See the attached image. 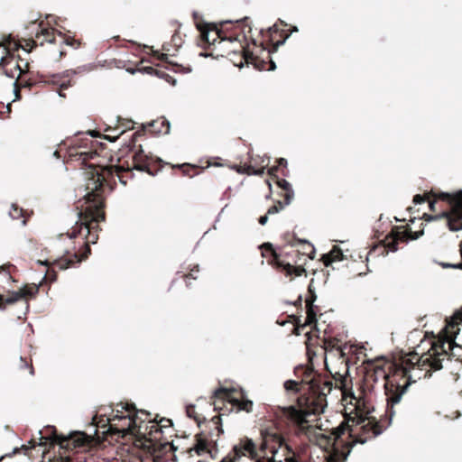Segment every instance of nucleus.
Segmentation results:
<instances>
[{"instance_id":"1","label":"nucleus","mask_w":462,"mask_h":462,"mask_svg":"<svg viewBox=\"0 0 462 462\" xmlns=\"http://www.w3.org/2000/svg\"><path fill=\"white\" fill-rule=\"evenodd\" d=\"M99 155L97 151L71 148L69 157H77L81 163L88 166L85 175L84 196L76 202V209L79 211V220L76 222L71 234L73 237L77 233L81 234L86 230L88 242L97 243L98 240V231L101 230L99 223L106 218V189L112 190L116 185V179L123 185H126L128 180L134 177L133 170L145 171L150 175H154L162 167L161 159H153L144 153L142 145L134 151L132 157V162L128 161L122 162L118 160V164L102 166L99 162L88 163V161L95 160Z\"/></svg>"},{"instance_id":"2","label":"nucleus","mask_w":462,"mask_h":462,"mask_svg":"<svg viewBox=\"0 0 462 462\" xmlns=\"http://www.w3.org/2000/svg\"><path fill=\"white\" fill-rule=\"evenodd\" d=\"M347 384L346 378L336 380V387L341 390L342 395L346 397L349 394L352 399L356 400L357 412L355 417H346L337 428L332 430L330 435L317 432L309 420L310 415L304 416L306 424L303 425V429H300V426L289 419H274L276 424L294 432L299 437L306 436L310 441L314 442L320 448L331 451L335 457L345 460L356 443L364 444L384 430L381 421H377L374 417L367 416L370 413V408L365 399L356 398L351 392L348 393Z\"/></svg>"},{"instance_id":"3","label":"nucleus","mask_w":462,"mask_h":462,"mask_svg":"<svg viewBox=\"0 0 462 462\" xmlns=\"http://www.w3.org/2000/svg\"><path fill=\"white\" fill-rule=\"evenodd\" d=\"M295 376L300 381L304 393L298 396L296 404L273 409L274 419H289L303 429L305 415H319L327 407V396L330 393L333 383L318 373L312 364L300 365L294 368Z\"/></svg>"},{"instance_id":"4","label":"nucleus","mask_w":462,"mask_h":462,"mask_svg":"<svg viewBox=\"0 0 462 462\" xmlns=\"http://www.w3.org/2000/svg\"><path fill=\"white\" fill-rule=\"evenodd\" d=\"M112 417L106 420L97 417L93 418V424L97 428L106 429L103 434L106 439L111 438L125 445H144V423L151 413L144 410H138L134 403L119 402L112 411Z\"/></svg>"},{"instance_id":"5","label":"nucleus","mask_w":462,"mask_h":462,"mask_svg":"<svg viewBox=\"0 0 462 462\" xmlns=\"http://www.w3.org/2000/svg\"><path fill=\"white\" fill-rule=\"evenodd\" d=\"M236 29H228L226 35L217 42H211V51L205 52V57H226L236 65L242 66L244 62L254 64L258 69H265V61L259 60L258 57L249 49V41L257 45V40L252 35L251 22L248 17L232 23Z\"/></svg>"},{"instance_id":"6","label":"nucleus","mask_w":462,"mask_h":462,"mask_svg":"<svg viewBox=\"0 0 462 462\" xmlns=\"http://www.w3.org/2000/svg\"><path fill=\"white\" fill-rule=\"evenodd\" d=\"M442 347L441 345H431L427 352L420 355L411 352L395 358L396 372L395 375L391 377L390 386L392 387L393 383L398 384L400 401L412 383L421 378H429L433 372L442 368V364L436 357L439 355H445Z\"/></svg>"},{"instance_id":"7","label":"nucleus","mask_w":462,"mask_h":462,"mask_svg":"<svg viewBox=\"0 0 462 462\" xmlns=\"http://www.w3.org/2000/svg\"><path fill=\"white\" fill-rule=\"evenodd\" d=\"M395 359L393 361H383L382 364L374 365L366 369L364 381L366 387H372L374 383L378 380L384 382V394L386 396V411L385 419H381V424L384 430L391 424L392 419L395 414L394 407L400 403V392H398V384L390 386L392 375L395 374L396 370Z\"/></svg>"},{"instance_id":"8","label":"nucleus","mask_w":462,"mask_h":462,"mask_svg":"<svg viewBox=\"0 0 462 462\" xmlns=\"http://www.w3.org/2000/svg\"><path fill=\"white\" fill-rule=\"evenodd\" d=\"M429 201L430 208L432 212H437L436 205L439 202H445L447 209L440 210L441 214L447 219V224L451 231L462 229V191L450 194L441 191L430 190L425 195L416 194L413 197L414 204H421Z\"/></svg>"},{"instance_id":"9","label":"nucleus","mask_w":462,"mask_h":462,"mask_svg":"<svg viewBox=\"0 0 462 462\" xmlns=\"http://www.w3.org/2000/svg\"><path fill=\"white\" fill-rule=\"evenodd\" d=\"M261 249L262 255L267 258L269 264L290 280L306 275V258L299 255L292 246H285L284 244L281 252L277 253L272 244L265 243Z\"/></svg>"},{"instance_id":"10","label":"nucleus","mask_w":462,"mask_h":462,"mask_svg":"<svg viewBox=\"0 0 462 462\" xmlns=\"http://www.w3.org/2000/svg\"><path fill=\"white\" fill-rule=\"evenodd\" d=\"M219 413L214 416L199 433L195 435V443L188 449L190 456L194 452L198 456L208 455L211 458L217 453V440L223 434L221 416Z\"/></svg>"},{"instance_id":"11","label":"nucleus","mask_w":462,"mask_h":462,"mask_svg":"<svg viewBox=\"0 0 462 462\" xmlns=\"http://www.w3.org/2000/svg\"><path fill=\"white\" fill-rule=\"evenodd\" d=\"M72 226L71 231L67 233V236L71 238L69 235L72 233L74 227ZM86 230H83L81 234L77 233V236L72 238H76L78 236H82L84 239L83 242V249L80 252H76L74 254L67 253L60 258L54 259L53 261L45 260V261H38L40 264L45 265L49 267L44 280H49L51 282H53L57 280V273L53 269H50L51 266L58 267L60 270H65L70 267H74L77 263H81L83 260H86L88 255L91 254L90 245L91 242H88L86 236Z\"/></svg>"},{"instance_id":"12","label":"nucleus","mask_w":462,"mask_h":462,"mask_svg":"<svg viewBox=\"0 0 462 462\" xmlns=\"http://www.w3.org/2000/svg\"><path fill=\"white\" fill-rule=\"evenodd\" d=\"M459 324L450 320L439 334L438 337L429 342L430 346L431 345H441L443 346L442 349L445 355L436 356L440 364H442L443 360L451 358L462 362V346L457 345L455 341L456 336L459 331L457 328Z\"/></svg>"},{"instance_id":"13","label":"nucleus","mask_w":462,"mask_h":462,"mask_svg":"<svg viewBox=\"0 0 462 462\" xmlns=\"http://www.w3.org/2000/svg\"><path fill=\"white\" fill-rule=\"evenodd\" d=\"M220 462H275V460L261 456L255 442L252 439L243 437Z\"/></svg>"},{"instance_id":"14","label":"nucleus","mask_w":462,"mask_h":462,"mask_svg":"<svg viewBox=\"0 0 462 462\" xmlns=\"http://www.w3.org/2000/svg\"><path fill=\"white\" fill-rule=\"evenodd\" d=\"M423 235V230L411 231L409 226L404 230L401 226H393L382 242V245L374 248V251L379 250L380 254L386 255L389 251L396 252L399 249V244H407L410 240H416Z\"/></svg>"},{"instance_id":"15","label":"nucleus","mask_w":462,"mask_h":462,"mask_svg":"<svg viewBox=\"0 0 462 462\" xmlns=\"http://www.w3.org/2000/svg\"><path fill=\"white\" fill-rule=\"evenodd\" d=\"M165 430L173 432L172 421L167 418H162L160 420L152 419V415L144 423V445L152 447L153 443L160 446H168L170 444L168 437L165 436Z\"/></svg>"},{"instance_id":"16","label":"nucleus","mask_w":462,"mask_h":462,"mask_svg":"<svg viewBox=\"0 0 462 462\" xmlns=\"http://www.w3.org/2000/svg\"><path fill=\"white\" fill-rule=\"evenodd\" d=\"M287 26L286 23L279 20V23H274L267 30L261 29L259 32L261 40H257L255 47H261V51L268 50V54L271 51H276L278 47L283 44L290 36L285 29Z\"/></svg>"},{"instance_id":"17","label":"nucleus","mask_w":462,"mask_h":462,"mask_svg":"<svg viewBox=\"0 0 462 462\" xmlns=\"http://www.w3.org/2000/svg\"><path fill=\"white\" fill-rule=\"evenodd\" d=\"M232 22H224L220 23L219 27L216 24L207 23H197V28L200 32V42L199 45L206 51V52L211 51L213 45L211 42H217L220 38L227 32L228 29H234L232 27Z\"/></svg>"},{"instance_id":"18","label":"nucleus","mask_w":462,"mask_h":462,"mask_svg":"<svg viewBox=\"0 0 462 462\" xmlns=\"http://www.w3.org/2000/svg\"><path fill=\"white\" fill-rule=\"evenodd\" d=\"M51 431L50 440L58 444L60 448L67 451L74 450L78 448L87 447L91 443L92 438L83 431H74L69 435L58 433L55 427H49Z\"/></svg>"},{"instance_id":"19","label":"nucleus","mask_w":462,"mask_h":462,"mask_svg":"<svg viewBox=\"0 0 462 462\" xmlns=\"http://www.w3.org/2000/svg\"><path fill=\"white\" fill-rule=\"evenodd\" d=\"M29 68V62L23 59H19V60L15 62L14 69H8L6 67L3 68L7 77L11 79H14L16 77V80L14 82V91L17 98H20L21 88H31L36 84V81L32 77H29L28 79L25 78L26 74H31Z\"/></svg>"},{"instance_id":"20","label":"nucleus","mask_w":462,"mask_h":462,"mask_svg":"<svg viewBox=\"0 0 462 462\" xmlns=\"http://www.w3.org/2000/svg\"><path fill=\"white\" fill-rule=\"evenodd\" d=\"M76 73V70L69 69L63 73L59 74H52L48 76L40 75L39 82L55 86L59 95L62 97H65L66 95L63 93V91L73 86L74 82L72 81V75Z\"/></svg>"},{"instance_id":"21","label":"nucleus","mask_w":462,"mask_h":462,"mask_svg":"<svg viewBox=\"0 0 462 462\" xmlns=\"http://www.w3.org/2000/svg\"><path fill=\"white\" fill-rule=\"evenodd\" d=\"M283 244L285 246H292L296 253L307 259H313L315 257V248L312 244L305 239H300L294 233L287 232L282 236Z\"/></svg>"},{"instance_id":"22","label":"nucleus","mask_w":462,"mask_h":462,"mask_svg":"<svg viewBox=\"0 0 462 462\" xmlns=\"http://www.w3.org/2000/svg\"><path fill=\"white\" fill-rule=\"evenodd\" d=\"M245 393L242 389H226L223 387H219L215 390L212 399V404L214 406V410L222 411L223 408L218 405V402H227L232 407L237 403L243 397H245Z\"/></svg>"},{"instance_id":"23","label":"nucleus","mask_w":462,"mask_h":462,"mask_svg":"<svg viewBox=\"0 0 462 462\" xmlns=\"http://www.w3.org/2000/svg\"><path fill=\"white\" fill-rule=\"evenodd\" d=\"M56 32L57 30L53 27H45L43 23H39V28L35 32L34 39L26 40V47H29L28 52L37 46H43L47 43H56Z\"/></svg>"},{"instance_id":"24","label":"nucleus","mask_w":462,"mask_h":462,"mask_svg":"<svg viewBox=\"0 0 462 462\" xmlns=\"http://www.w3.org/2000/svg\"><path fill=\"white\" fill-rule=\"evenodd\" d=\"M39 291V285L27 284L17 291H13L10 296L0 294V310H5L8 305H12L21 299L34 298Z\"/></svg>"},{"instance_id":"25","label":"nucleus","mask_w":462,"mask_h":462,"mask_svg":"<svg viewBox=\"0 0 462 462\" xmlns=\"http://www.w3.org/2000/svg\"><path fill=\"white\" fill-rule=\"evenodd\" d=\"M3 47L6 51V56L2 57L0 60V68H5L14 60V52L20 48L28 51L26 45L23 46L21 42L15 40L11 34L5 36L0 42V48Z\"/></svg>"},{"instance_id":"26","label":"nucleus","mask_w":462,"mask_h":462,"mask_svg":"<svg viewBox=\"0 0 462 462\" xmlns=\"http://www.w3.org/2000/svg\"><path fill=\"white\" fill-rule=\"evenodd\" d=\"M273 440L278 444L280 448H283L285 462H304L302 455L290 447L284 437L275 433L273 436Z\"/></svg>"},{"instance_id":"27","label":"nucleus","mask_w":462,"mask_h":462,"mask_svg":"<svg viewBox=\"0 0 462 462\" xmlns=\"http://www.w3.org/2000/svg\"><path fill=\"white\" fill-rule=\"evenodd\" d=\"M134 447L141 448L146 451L143 457H141V462H162V458L160 456V452L165 449L166 446H160L157 443H153L152 447L146 445H134Z\"/></svg>"},{"instance_id":"28","label":"nucleus","mask_w":462,"mask_h":462,"mask_svg":"<svg viewBox=\"0 0 462 462\" xmlns=\"http://www.w3.org/2000/svg\"><path fill=\"white\" fill-rule=\"evenodd\" d=\"M56 36H58L60 38V40H59L60 48L57 51V52H58L57 56L54 57V60H61L67 54L66 51L62 48L63 44H65L67 46H71L75 49L79 48L81 44L80 41L75 39L74 37L67 36L60 32H57Z\"/></svg>"},{"instance_id":"29","label":"nucleus","mask_w":462,"mask_h":462,"mask_svg":"<svg viewBox=\"0 0 462 462\" xmlns=\"http://www.w3.org/2000/svg\"><path fill=\"white\" fill-rule=\"evenodd\" d=\"M308 294L309 295L307 296V298L305 300L306 309H307L306 323L311 324V323L316 322V320H317V319H316L317 314L314 310L315 306L313 305L314 301L317 299V295L315 293L314 289H312L311 283L308 287Z\"/></svg>"},{"instance_id":"30","label":"nucleus","mask_w":462,"mask_h":462,"mask_svg":"<svg viewBox=\"0 0 462 462\" xmlns=\"http://www.w3.org/2000/svg\"><path fill=\"white\" fill-rule=\"evenodd\" d=\"M272 178H273V180H275L277 186L283 192L282 196H283V199H285V204H290L293 198V195H294V192L291 189V184L286 180L279 179L277 176L272 177Z\"/></svg>"},{"instance_id":"31","label":"nucleus","mask_w":462,"mask_h":462,"mask_svg":"<svg viewBox=\"0 0 462 462\" xmlns=\"http://www.w3.org/2000/svg\"><path fill=\"white\" fill-rule=\"evenodd\" d=\"M343 258V252L337 245H334L328 254L322 255V261L325 266H329L333 262L341 261Z\"/></svg>"},{"instance_id":"32","label":"nucleus","mask_w":462,"mask_h":462,"mask_svg":"<svg viewBox=\"0 0 462 462\" xmlns=\"http://www.w3.org/2000/svg\"><path fill=\"white\" fill-rule=\"evenodd\" d=\"M233 169H235L238 173L262 176L264 173L265 167L262 166L256 169L252 164L245 163L244 165H235Z\"/></svg>"},{"instance_id":"33","label":"nucleus","mask_w":462,"mask_h":462,"mask_svg":"<svg viewBox=\"0 0 462 462\" xmlns=\"http://www.w3.org/2000/svg\"><path fill=\"white\" fill-rule=\"evenodd\" d=\"M149 127L150 131L157 134H169L170 132V123L163 117L151 123Z\"/></svg>"},{"instance_id":"34","label":"nucleus","mask_w":462,"mask_h":462,"mask_svg":"<svg viewBox=\"0 0 462 462\" xmlns=\"http://www.w3.org/2000/svg\"><path fill=\"white\" fill-rule=\"evenodd\" d=\"M186 414L189 418L193 419L199 428H201L202 424L206 427L207 423L209 421L207 420L206 417L202 414L197 412L196 406L193 404H189L186 407Z\"/></svg>"},{"instance_id":"35","label":"nucleus","mask_w":462,"mask_h":462,"mask_svg":"<svg viewBox=\"0 0 462 462\" xmlns=\"http://www.w3.org/2000/svg\"><path fill=\"white\" fill-rule=\"evenodd\" d=\"M281 170V172L283 176H286L287 175V161L286 159L284 158H280L277 160V165L275 166H273L271 167L269 170H268V174L271 176V177H276V174L278 172V171Z\"/></svg>"},{"instance_id":"36","label":"nucleus","mask_w":462,"mask_h":462,"mask_svg":"<svg viewBox=\"0 0 462 462\" xmlns=\"http://www.w3.org/2000/svg\"><path fill=\"white\" fill-rule=\"evenodd\" d=\"M134 125V123L132 120H128V119L121 120V121H119V125H118V128H122L121 132L116 136L112 137L111 135L107 134L105 136V138L109 141L114 142L119 137V135L123 134L126 130L133 129Z\"/></svg>"},{"instance_id":"37","label":"nucleus","mask_w":462,"mask_h":462,"mask_svg":"<svg viewBox=\"0 0 462 462\" xmlns=\"http://www.w3.org/2000/svg\"><path fill=\"white\" fill-rule=\"evenodd\" d=\"M199 273V264L193 265L192 268L189 269L188 273H182L180 277L186 282V286L189 287L191 284V280H197L198 274Z\"/></svg>"},{"instance_id":"38","label":"nucleus","mask_w":462,"mask_h":462,"mask_svg":"<svg viewBox=\"0 0 462 462\" xmlns=\"http://www.w3.org/2000/svg\"><path fill=\"white\" fill-rule=\"evenodd\" d=\"M176 167L179 168L182 171L183 175L189 176V177H192L195 174H198V172H199L198 171L199 167L196 165L189 164V163H183L180 165H177Z\"/></svg>"},{"instance_id":"39","label":"nucleus","mask_w":462,"mask_h":462,"mask_svg":"<svg viewBox=\"0 0 462 462\" xmlns=\"http://www.w3.org/2000/svg\"><path fill=\"white\" fill-rule=\"evenodd\" d=\"M253 402L251 400L246 399L245 396L233 407H236L237 409V411H244L245 412H251L253 410Z\"/></svg>"},{"instance_id":"40","label":"nucleus","mask_w":462,"mask_h":462,"mask_svg":"<svg viewBox=\"0 0 462 462\" xmlns=\"http://www.w3.org/2000/svg\"><path fill=\"white\" fill-rule=\"evenodd\" d=\"M19 367H20V369H23V370L28 369L30 375H34V374H35L34 367L32 365V359L31 357L27 358V357L22 356L20 358Z\"/></svg>"},{"instance_id":"41","label":"nucleus","mask_w":462,"mask_h":462,"mask_svg":"<svg viewBox=\"0 0 462 462\" xmlns=\"http://www.w3.org/2000/svg\"><path fill=\"white\" fill-rule=\"evenodd\" d=\"M284 388L287 391H293L295 393H304V390L301 388V384L298 381L288 380L284 383Z\"/></svg>"},{"instance_id":"42","label":"nucleus","mask_w":462,"mask_h":462,"mask_svg":"<svg viewBox=\"0 0 462 462\" xmlns=\"http://www.w3.org/2000/svg\"><path fill=\"white\" fill-rule=\"evenodd\" d=\"M9 216L13 219H20L24 216L23 208H20L17 204H12L11 209L9 211Z\"/></svg>"},{"instance_id":"43","label":"nucleus","mask_w":462,"mask_h":462,"mask_svg":"<svg viewBox=\"0 0 462 462\" xmlns=\"http://www.w3.org/2000/svg\"><path fill=\"white\" fill-rule=\"evenodd\" d=\"M288 204H285V199H283V201H281V200H277L274 205H273L272 207H270L266 212V214L269 216V215H273V214H276L278 212H280L281 210H282L285 206H287Z\"/></svg>"},{"instance_id":"44","label":"nucleus","mask_w":462,"mask_h":462,"mask_svg":"<svg viewBox=\"0 0 462 462\" xmlns=\"http://www.w3.org/2000/svg\"><path fill=\"white\" fill-rule=\"evenodd\" d=\"M288 204H285V199H283V201H281V200H277L274 205H273L272 207H270L266 212V214L269 216V215H273V214H276L278 212H280L281 210H282L285 206H287Z\"/></svg>"},{"instance_id":"45","label":"nucleus","mask_w":462,"mask_h":462,"mask_svg":"<svg viewBox=\"0 0 462 462\" xmlns=\"http://www.w3.org/2000/svg\"><path fill=\"white\" fill-rule=\"evenodd\" d=\"M154 75L161 79H164L167 82L171 83V85H175V79L167 74L164 70L156 69Z\"/></svg>"},{"instance_id":"46","label":"nucleus","mask_w":462,"mask_h":462,"mask_svg":"<svg viewBox=\"0 0 462 462\" xmlns=\"http://www.w3.org/2000/svg\"><path fill=\"white\" fill-rule=\"evenodd\" d=\"M153 56L156 57L159 60L168 63L170 65L175 66L177 68L181 67L178 64H173L172 62L169 61L167 53H159V51H153Z\"/></svg>"},{"instance_id":"47","label":"nucleus","mask_w":462,"mask_h":462,"mask_svg":"<svg viewBox=\"0 0 462 462\" xmlns=\"http://www.w3.org/2000/svg\"><path fill=\"white\" fill-rule=\"evenodd\" d=\"M451 320L455 323H462V307L454 312Z\"/></svg>"},{"instance_id":"48","label":"nucleus","mask_w":462,"mask_h":462,"mask_svg":"<svg viewBox=\"0 0 462 462\" xmlns=\"http://www.w3.org/2000/svg\"><path fill=\"white\" fill-rule=\"evenodd\" d=\"M171 42L174 44L177 50L181 45V37L177 33L173 34L171 37Z\"/></svg>"},{"instance_id":"49","label":"nucleus","mask_w":462,"mask_h":462,"mask_svg":"<svg viewBox=\"0 0 462 462\" xmlns=\"http://www.w3.org/2000/svg\"><path fill=\"white\" fill-rule=\"evenodd\" d=\"M138 70L141 72H145V73H148L151 75H154L156 69H154L153 67L147 66V67L140 68V69H138Z\"/></svg>"},{"instance_id":"50","label":"nucleus","mask_w":462,"mask_h":462,"mask_svg":"<svg viewBox=\"0 0 462 462\" xmlns=\"http://www.w3.org/2000/svg\"><path fill=\"white\" fill-rule=\"evenodd\" d=\"M143 134L140 131L138 132H135L134 134H133V138H132V143H131V145H132V148H131V151H134V149L135 148V141H136V138L140 135H143Z\"/></svg>"},{"instance_id":"51","label":"nucleus","mask_w":462,"mask_h":462,"mask_svg":"<svg viewBox=\"0 0 462 462\" xmlns=\"http://www.w3.org/2000/svg\"><path fill=\"white\" fill-rule=\"evenodd\" d=\"M267 221H268V215L267 214H265V215H263V216L259 217V223L261 225H263V226L265 225L267 223Z\"/></svg>"},{"instance_id":"52","label":"nucleus","mask_w":462,"mask_h":462,"mask_svg":"<svg viewBox=\"0 0 462 462\" xmlns=\"http://www.w3.org/2000/svg\"><path fill=\"white\" fill-rule=\"evenodd\" d=\"M325 344H326V348H328V347L333 348L336 346L334 339L325 341Z\"/></svg>"},{"instance_id":"53","label":"nucleus","mask_w":462,"mask_h":462,"mask_svg":"<svg viewBox=\"0 0 462 462\" xmlns=\"http://www.w3.org/2000/svg\"><path fill=\"white\" fill-rule=\"evenodd\" d=\"M165 436H167V437H168V440H169V442H170V444H169L167 447L171 448V438H172V436H173V432L170 433V431L165 430Z\"/></svg>"},{"instance_id":"54","label":"nucleus","mask_w":462,"mask_h":462,"mask_svg":"<svg viewBox=\"0 0 462 462\" xmlns=\"http://www.w3.org/2000/svg\"><path fill=\"white\" fill-rule=\"evenodd\" d=\"M288 33H291L293 32H298V28L296 26H291V29H286Z\"/></svg>"},{"instance_id":"55","label":"nucleus","mask_w":462,"mask_h":462,"mask_svg":"<svg viewBox=\"0 0 462 462\" xmlns=\"http://www.w3.org/2000/svg\"><path fill=\"white\" fill-rule=\"evenodd\" d=\"M275 69V64L273 61L270 60V68L268 69L269 70H273Z\"/></svg>"},{"instance_id":"56","label":"nucleus","mask_w":462,"mask_h":462,"mask_svg":"<svg viewBox=\"0 0 462 462\" xmlns=\"http://www.w3.org/2000/svg\"><path fill=\"white\" fill-rule=\"evenodd\" d=\"M22 448H23L25 451H28L29 450V448L26 447L25 445H23Z\"/></svg>"},{"instance_id":"57","label":"nucleus","mask_w":462,"mask_h":462,"mask_svg":"<svg viewBox=\"0 0 462 462\" xmlns=\"http://www.w3.org/2000/svg\"><path fill=\"white\" fill-rule=\"evenodd\" d=\"M162 49H163L164 51H170V49H169V48H167L165 45H163Z\"/></svg>"},{"instance_id":"58","label":"nucleus","mask_w":462,"mask_h":462,"mask_svg":"<svg viewBox=\"0 0 462 462\" xmlns=\"http://www.w3.org/2000/svg\"><path fill=\"white\" fill-rule=\"evenodd\" d=\"M54 155H55L56 157H58V158H59V157H60V153H59V152H58V151H56V152H54Z\"/></svg>"},{"instance_id":"59","label":"nucleus","mask_w":462,"mask_h":462,"mask_svg":"<svg viewBox=\"0 0 462 462\" xmlns=\"http://www.w3.org/2000/svg\"><path fill=\"white\" fill-rule=\"evenodd\" d=\"M266 183L268 184L269 188H271V183L269 182V180H266Z\"/></svg>"}]
</instances>
